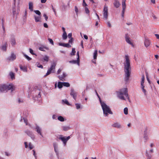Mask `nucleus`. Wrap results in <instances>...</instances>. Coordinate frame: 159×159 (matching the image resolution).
<instances>
[{"label": "nucleus", "instance_id": "nucleus-45", "mask_svg": "<svg viewBox=\"0 0 159 159\" xmlns=\"http://www.w3.org/2000/svg\"><path fill=\"white\" fill-rule=\"evenodd\" d=\"M85 12L86 13L88 14L89 13V11L88 8L87 7H85Z\"/></svg>", "mask_w": 159, "mask_h": 159}, {"label": "nucleus", "instance_id": "nucleus-43", "mask_svg": "<svg viewBox=\"0 0 159 159\" xmlns=\"http://www.w3.org/2000/svg\"><path fill=\"white\" fill-rule=\"evenodd\" d=\"M76 106V108L77 109H78L80 107V104L79 103H76L75 104Z\"/></svg>", "mask_w": 159, "mask_h": 159}, {"label": "nucleus", "instance_id": "nucleus-2", "mask_svg": "<svg viewBox=\"0 0 159 159\" xmlns=\"http://www.w3.org/2000/svg\"><path fill=\"white\" fill-rule=\"evenodd\" d=\"M118 97L120 99L123 100H125L123 95L127 97L128 100H129V96L128 93L127 89L126 88H124L120 90L117 92Z\"/></svg>", "mask_w": 159, "mask_h": 159}, {"label": "nucleus", "instance_id": "nucleus-1", "mask_svg": "<svg viewBox=\"0 0 159 159\" xmlns=\"http://www.w3.org/2000/svg\"><path fill=\"white\" fill-rule=\"evenodd\" d=\"M125 59L124 65V72L125 73V80L127 82L129 80L131 73L130 63L128 55L125 56Z\"/></svg>", "mask_w": 159, "mask_h": 159}, {"label": "nucleus", "instance_id": "nucleus-49", "mask_svg": "<svg viewBox=\"0 0 159 159\" xmlns=\"http://www.w3.org/2000/svg\"><path fill=\"white\" fill-rule=\"evenodd\" d=\"M23 119L24 120V122L25 123L26 125H27L28 124V120H27V119H26L25 118H23Z\"/></svg>", "mask_w": 159, "mask_h": 159}, {"label": "nucleus", "instance_id": "nucleus-51", "mask_svg": "<svg viewBox=\"0 0 159 159\" xmlns=\"http://www.w3.org/2000/svg\"><path fill=\"white\" fill-rule=\"evenodd\" d=\"M43 16L45 17V19L46 21H47L48 19V16L46 15V14H43Z\"/></svg>", "mask_w": 159, "mask_h": 159}, {"label": "nucleus", "instance_id": "nucleus-41", "mask_svg": "<svg viewBox=\"0 0 159 159\" xmlns=\"http://www.w3.org/2000/svg\"><path fill=\"white\" fill-rule=\"evenodd\" d=\"M11 44L12 45H13L16 44V41L14 39H12L11 40Z\"/></svg>", "mask_w": 159, "mask_h": 159}, {"label": "nucleus", "instance_id": "nucleus-8", "mask_svg": "<svg viewBox=\"0 0 159 159\" xmlns=\"http://www.w3.org/2000/svg\"><path fill=\"white\" fill-rule=\"evenodd\" d=\"M70 95L72 96L73 98L75 100H76L77 94L76 93L74 89H71Z\"/></svg>", "mask_w": 159, "mask_h": 159}, {"label": "nucleus", "instance_id": "nucleus-63", "mask_svg": "<svg viewBox=\"0 0 159 159\" xmlns=\"http://www.w3.org/2000/svg\"><path fill=\"white\" fill-rule=\"evenodd\" d=\"M155 36H156V37L157 39H159V35L158 34H155Z\"/></svg>", "mask_w": 159, "mask_h": 159}, {"label": "nucleus", "instance_id": "nucleus-6", "mask_svg": "<svg viewBox=\"0 0 159 159\" xmlns=\"http://www.w3.org/2000/svg\"><path fill=\"white\" fill-rule=\"evenodd\" d=\"M108 7L106 6H104L103 9V17L105 20H107L108 18Z\"/></svg>", "mask_w": 159, "mask_h": 159}, {"label": "nucleus", "instance_id": "nucleus-11", "mask_svg": "<svg viewBox=\"0 0 159 159\" xmlns=\"http://www.w3.org/2000/svg\"><path fill=\"white\" fill-rule=\"evenodd\" d=\"M34 17L36 22H41V16L34 15Z\"/></svg>", "mask_w": 159, "mask_h": 159}, {"label": "nucleus", "instance_id": "nucleus-35", "mask_svg": "<svg viewBox=\"0 0 159 159\" xmlns=\"http://www.w3.org/2000/svg\"><path fill=\"white\" fill-rule=\"evenodd\" d=\"M76 52L75 51V48H72V52L70 53V55L71 56L74 55H75V53Z\"/></svg>", "mask_w": 159, "mask_h": 159}, {"label": "nucleus", "instance_id": "nucleus-54", "mask_svg": "<svg viewBox=\"0 0 159 159\" xmlns=\"http://www.w3.org/2000/svg\"><path fill=\"white\" fill-rule=\"evenodd\" d=\"M77 59H78V60H80V56H79V52H78L77 53Z\"/></svg>", "mask_w": 159, "mask_h": 159}, {"label": "nucleus", "instance_id": "nucleus-46", "mask_svg": "<svg viewBox=\"0 0 159 159\" xmlns=\"http://www.w3.org/2000/svg\"><path fill=\"white\" fill-rule=\"evenodd\" d=\"M46 48H45L39 47V49L41 51H45V49H46Z\"/></svg>", "mask_w": 159, "mask_h": 159}, {"label": "nucleus", "instance_id": "nucleus-19", "mask_svg": "<svg viewBox=\"0 0 159 159\" xmlns=\"http://www.w3.org/2000/svg\"><path fill=\"white\" fill-rule=\"evenodd\" d=\"M29 9L31 11H33V4L32 2H30L29 3Z\"/></svg>", "mask_w": 159, "mask_h": 159}, {"label": "nucleus", "instance_id": "nucleus-61", "mask_svg": "<svg viewBox=\"0 0 159 159\" xmlns=\"http://www.w3.org/2000/svg\"><path fill=\"white\" fill-rule=\"evenodd\" d=\"M84 38L86 39H88V36L86 35H84Z\"/></svg>", "mask_w": 159, "mask_h": 159}, {"label": "nucleus", "instance_id": "nucleus-38", "mask_svg": "<svg viewBox=\"0 0 159 159\" xmlns=\"http://www.w3.org/2000/svg\"><path fill=\"white\" fill-rule=\"evenodd\" d=\"M124 113L125 115H127L128 114V109L127 107H125L124 110Z\"/></svg>", "mask_w": 159, "mask_h": 159}, {"label": "nucleus", "instance_id": "nucleus-22", "mask_svg": "<svg viewBox=\"0 0 159 159\" xmlns=\"http://www.w3.org/2000/svg\"><path fill=\"white\" fill-rule=\"evenodd\" d=\"M146 156L147 157V159H151L152 158V156L150 154H149L147 150L146 152Z\"/></svg>", "mask_w": 159, "mask_h": 159}, {"label": "nucleus", "instance_id": "nucleus-57", "mask_svg": "<svg viewBox=\"0 0 159 159\" xmlns=\"http://www.w3.org/2000/svg\"><path fill=\"white\" fill-rule=\"evenodd\" d=\"M2 28L3 29V31H4V33H5V28L4 26L3 23L2 22Z\"/></svg>", "mask_w": 159, "mask_h": 159}, {"label": "nucleus", "instance_id": "nucleus-4", "mask_svg": "<svg viewBox=\"0 0 159 159\" xmlns=\"http://www.w3.org/2000/svg\"><path fill=\"white\" fill-rule=\"evenodd\" d=\"M15 87L12 84L7 85L6 84L0 85V91L3 92L11 90L12 92L15 89Z\"/></svg>", "mask_w": 159, "mask_h": 159}, {"label": "nucleus", "instance_id": "nucleus-50", "mask_svg": "<svg viewBox=\"0 0 159 159\" xmlns=\"http://www.w3.org/2000/svg\"><path fill=\"white\" fill-rule=\"evenodd\" d=\"M29 50H30V52L32 55H35V54H34V52H33V50L31 49V48H30L29 49Z\"/></svg>", "mask_w": 159, "mask_h": 159}, {"label": "nucleus", "instance_id": "nucleus-9", "mask_svg": "<svg viewBox=\"0 0 159 159\" xmlns=\"http://www.w3.org/2000/svg\"><path fill=\"white\" fill-rule=\"evenodd\" d=\"M66 75L65 73L64 72L62 75H59L58 76V78L61 80L62 81H65V78L66 77Z\"/></svg>", "mask_w": 159, "mask_h": 159}, {"label": "nucleus", "instance_id": "nucleus-26", "mask_svg": "<svg viewBox=\"0 0 159 159\" xmlns=\"http://www.w3.org/2000/svg\"><path fill=\"white\" fill-rule=\"evenodd\" d=\"M144 80H145V77L144 75H142V80L141 81V86H143L144 85Z\"/></svg>", "mask_w": 159, "mask_h": 159}, {"label": "nucleus", "instance_id": "nucleus-25", "mask_svg": "<svg viewBox=\"0 0 159 159\" xmlns=\"http://www.w3.org/2000/svg\"><path fill=\"white\" fill-rule=\"evenodd\" d=\"M63 86L62 82H58V83L57 87L59 89L61 88Z\"/></svg>", "mask_w": 159, "mask_h": 159}, {"label": "nucleus", "instance_id": "nucleus-34", "mask_svg": "<svg viewBox=\"0 0 159 159\" xmlns=\"http://www.w3.org/2000/svg\"><path fill=\"white\" fill-rule=\"evenodd\" d=\"M141 88L142 89V91L144 93L145 95H146V90L144 89V86H141Z\"/></svg>", "mask_w": 159, "mask_h": 159}, {"label": "nucleus", "instance_id": "nucleus-32", "mask_svg": "<svg viewBox=\"0 0 159 159\" xmlns=\"http://www.w3.org/2000/svg\"><path fill=\"white\" fill-rule=\"evenodd\" d=\"M9 75L12 79H15L14 74L12 72H11L9 73Z\"/></svg>", "mask_w": 159, "mask_h": 159}, {"label": "nucleus", "instance_id": "nucleus-12", "mask_svg": "<svg viewBox=\"0 0 159 159\" xmlns=\"http://www.w3.org/2000/svg\"><path fill=\"white\" fill-rule=\"evenodd\" d=\"M114 6L116 7H119L120 5L119 2L118 0H115L114 3Z\"/></svg>", "mask_w": 159, "mask_h": 159}, {"label": "nucleus", "instance_id": "nucleus-15", "mask_svg": "<svg viewBox=\"0 0 159 159\" xmlns=\"http://www.w3.org/2000/svg\"><path fill=\"white\" fill-rule=\"evenodd\" d=\"M69 63H70L75 64H77L78 65H80V60L78 61V59L76 60H73L69 61Z\"/></svg>", "mask_w": 159, "mask_h": 159}, {"label": "nucleus", "instance_id": "nucleus-36", "mask_svg": "<svg viewBox=\"0 0 159 159\" xmlns=\"http://www.w3.org/2000/svg\"><path fill=\"white\" fill-rule=\"evenodd\" d=\"M34 12L38 16H41V13L39 10H34Z\"/></svg>", "mask_w": 159, "mask_h": 159}, {"label": "nucleus", "instance_id": "nucleus-42", "mask_svg": "<svg viewBox=\"0 0 159 159\" xmlns=\"http://www.w3.org/2000/svg\"><path fill=\"white\" fill-rule=\"evenodd\" d=\"M75 10L76 12V15H78L79 12V10L77 6H75Z\"/></svg>", "mask_w": 159, "mask_h": 159}, {"label": "nucleus", "instance_id": "nucleus-39", "mask_svg": "<svg viewBox=\"0 0 159 159\" xmlns=\"http://www.w3.org/2000/svg\"><path fill=\"white\" fill-rule=\"evenodd\" d=\"M43 60L48 62V61L49 57L47 56H45L43 57Z\"/></svg>", "mask_w": 159, "mask_h": 159}, {"label": "nucleus", "instance_id": "nucleus-21", "mask_svg": "<svg viewBox=\"0 0 159 159\" xmlns=\"http://www.w3.org/2000/svg\"><path fill=\"white\" fill-rule=\"evenodd\" d=\"M20 69L24 71H27V68L25 66H22L21 65H20Z\"/></svg>", "mask_w": 159, "mask_h": 159}, {"label": "nucleus", "instance_id": "nucleus-14", "mask_svg": "<svg viewBox=\"0 0 159 159\" xmlns=\"http://www.w3.org/2000/svg\"><path fill=\"white\" fill-rule=\"evenodd\" d=\"M7 43H5L4 44L2 45L1 47L2 50L3 51H6L7 50Z\"/></svg>", "mask_w": 159, "mask_h": 159}, {"label": "nucleus", "instance_id": "nucleus-31", "mask_svg": "<svg viewBox=\"0 0 159 159\" xmlns=\"http://www.w3.org/2000/svg\"><path fill=\"white\" fill-rule=\"evenodd\" d=\"M26 133L30 136L31 137L32 135V132L28 130H27L25 131Z\"/></svg>", "mask_w": 159, "mask_h": 159}, {"label": "nucleus", "instance_id": "nucleus-30", "mask_svg": "<svg viewBox=\"0 0 159 159\" xmlns=\"http://www.w3.org/2000/svg\"><path fill=\"white\" fill-rule=\"evenodd\" d=\"M98 51L97 50H95L93 53V58L94 59H96L97 56Z\"/></svg>", "mask_w": 159, "mask_h": 159}, {"label": "nucleus", "instance_id": "nucleus-27", "mask_svg": "<svg viewBox=\"0 0 159 159\" xmlns=\"http://www.w3.org/2000/svg\"><path fill=\"white\" fill-rule=\"evenodd\" d=\"M67 38V35L66 32H63L62 35V38L63 39L65 40Z\"/></svg>", "mask_w": 159, "mask_h": 159}, {"label": "nucleus", "instance_id": "nucleus-53", "mask_svg": "<svg viewBox=\"0 0 159 159\" xmlns=\"http://www.w3.org/2000/svg\"><path fill=\"white\" fill-rule=\"evenodd\" d=\"M107 25L109 27L111 28V25L109 21H108L107 22Z\"/></svg>", "mask_w": 159, "mask_h": 159}, {"label": "nucleus", "instance_id": "nucleus-47", "mask_svg": "<svg viewBox=\"0 0 159 159\" xmlns=\"http://www.w3.org/2000/svg\"><path fill=\"white\" fill-rule=\"evenodd\" d=\"M48 40H49V42L51 44H52L53 45V44H54L52 40V39H50V38H49L48 39Z\"/></svg>", "mask_w": 159, "mask_h": 159}, {"label": "nucleus", "instance_id": "nucleus-28", "mask_svg": "<svg viewBox=\"0 0 159 159\" xmlns=\"http://www.w3.org/2000/svg\"><path fill=\"white\" fill-rule=\"evenodd\" d=\"M63 86L69 87L70 86V84L68 82H62Z\"/></svg>", "mask_w": 159, "mask_h": 159}, {"label": "nucleus", "instance_id": "nucleus-20", "mask_svg": "<svg viewBox=\"0 0 159 159\" xmlns=\"http://www.w3.org/2000/svg\"><path fill=\"white\" fill-rule=\"evenodd\" d=\"M126 41L130 44H132V43L129 39V38L127 34H126L125 36Z\"/></svg>", "mask_w": 159, "mask_h": 159}, {"label": "nucleus", "instance_id": "nucleus-59", "mask_svg": "<svg viewBox=\"0 0 159 159\" xmlns=\"http://www.w3.org/2000/svg\"><path fill=\"white\" fill-rule=\"evenodd\" d=\"M61 70L60 69H59L57 71V74H60V73L61 72Z\"/></svg>", "mask_w": 159, "mask_h": 159}, {"label": "nucleus", "instance_id": "nucleus-7", "mask_svg": "<svg viewBox=\"0 0 159 159\" xmlns=\"http://www.w3.org/2000/svg\"><path fill=\"white\" fill-rule=\"evenodd\" d=\"M70 139V136H69L66 137V138L65 137H63L62 135H60L59 138V139L62 141L63 143L65 145L67 141Z\"/></svg>", "mask_w": 159, "mask_h": 159}, {"label": "nucleus", "instance_id": "nucleus-5", "mask_svg": "<svg viewBox=\"0 0 159 159\" xmlns=\"http://www.w3.org/2000/svg\"><path fill=\"white\" fill-rule=\"evenodd\" d=\"M56 66V63L53 62L52 64L48 70L46 75H44V76L48 75L51 74V72L54 73V70Z\"/></svg>", "mask_w": 159, "mask_h": 159}, {"label": "nucleus", "instance_id": "nucleus-33", "mask_svg": "<svg viewBox=\"0 0 159 159\" xmlns=\"http://www.w3.org/2000/svg\"><path fill=\"white\" fill-rule=\"evenodd\" d=\"M58 119L61 121H64V118L62 116H59L58 117Z\"/></svg>", "mask_w": 159, "mask_h": 159}, {"label": "nucleus", "instance_id": "nucleus-24", "mask_svg": "<svg viewBox=\"0 0 159 159\" xmlns=\"http://www.w3.org/2000/svg\"><path fill=\"white\" fill-rule=\"evenodd\" d=\"M62 128L63 130L64 131H66L69 130L70 129V128L69 126H62Z\"/></svg>", "mask_w": 159, "mask_h": 159}, {"label": "nucleus", "instance_id": "nucleus-64", "mask_svg": "<svg viewBox=\"0 0 159 159\" xmlns=\"http://www.w3.org/2000/svg\"><path fill=\"white\" fill-rule=\"evenodd\" d=\"M56 117H57V116L55 115H54L52 116V118L53 119H55L56 118Z\"/></svg>", "mask_w": 159, "mask_h": 159}, {"label": "nucleus", "instance_id": "nucleus-48", "mask_svg": "<svg viewBox=\"0 0 159 159\" xmlns=\"http://www.w3.org/2000/svg\"><path fill=\"white\" fill-rule=\"evenodd\" d=\"M53 146L54 148H57V143H53Z\"/></svg>", "mask_w": 159, "mask_h": 159}, {"label": "nucleus", "instance_id": "nucleus-29", "mask_svg": "<svg viewBox=\"0 0 159 159\" xmlns=\"http://www.w3.org/2000/svg\"><path fill=\"white\" fill-rule=\"evenodd\" d=\"M144 139L145 140V142L148 139V136L147 135L146 131H144Z\"/></svg>", "mask_w": 159, "mask_h": 159}, {"label": "nucleus", "instance_id": "nucleus-23", "mask_svg": "<svg viewBox=\"0 0 159 159\" xmlns=\"http://www.w3.org/2000/svg\"><path fill=\"white\" fill-rule=\"evenodd\" d=\"M112 126L117 128H120L121 127L120 125L118 123H115L112 125Z\"/></svg>", "mask_w": 159, "mask_h": 159}, {"label": "nucleus", "instance_id": "nucleus-3", "mask_svg": "<svg viewBox=\"0 0 159 159\" xmlns=\"http://www.w3.org/2000/svg\"><path fill=\"white\" fill-rule=\"evenodd\" d=\"M100 103L103 111V114L105 116H107L108 114H112L113 112L111 111L109 107L104 102L100 101Z\"/></svg>", "mask_w": 159, "mask_h": 159}, {"label": "nucleus", "instance_id": "nucleus-52", "mask_svg": "<svg viewBox=\"0 0 159 159\" xmlns=\"http://www.w3.org/2000/svg\"><path fill=\"white\" fill-rule=\"evenodd\" d=\"M83 5L84 7L87 6V4L85 3L84 0H83Z\"/></svg>", "mask_w": 159, "mask_h": 159}, {"label": "nucleus", "instance_id": "nucleus-55", "mask_svg": "<svg viewBox=\"0 0 159 159\" xmlns=\"http://www.w3.org/2000/svg\"><path fill=\"white\" fill-rule=\"evenodd\" d=\"M43 26L44 27L46 28H48V26L47 24L46 23H44L43 24Z\"/></svg>", "mask_w": 159, "mask_h": 159}, {"label": "nucleus", "instance_id": "nucleus-18", "mask_svg": "<svg viewBox=\"0 0 159 159\" xmlns=\"http://www.w3.org/2000/svg\"><path fill=\"white\" fill-rule=\"evenodd\" d=\"M125 1L126 0H122V10H123V11L125 10L126 7Z\"/></svg>", "mask_w": 159, "mask_h": 159}, {"label": "nucleus", "instance_id": "nucleus-62", "mask_svg": "<svg viewBox=\"0 0 159 159\" xmlns=\"http://www.w3.org/2000/svg\"><path fill=\"white\" fill-rule=\"evenodd\" d=\"M41 97V95H40V93L39 92L38 94V95L37 96V98H40Z\"/></svg>", "mask_w": 159, "mask_h": 159}, {"label": "nucleus", "instance_id": "nucleus-17", "mask_svg": "<svg viewBox=\"0 0 159 159\" xmlns=\"http://www.w3.org/2000/svg\"><path fill=\"white\" fill-rule=\"evenodd\" d=\"M35 129L37 132L42 136L41 132V128L38 126H37L35 128Z\"/></svg>", "mask_w": 159, "mask_h": 159}, {"label": "nucleus", "instance_id": "nucleus-10", "mask_svg": "<svg viewBox=\"0 0 159 159\" xmlns=\"http://www.w3.org/2000/svg\"><path fill=\"white\" fill-rule=\"evenodd\" d=\"M144 43L145 46L146 47L149 46L150 44V40L147 39H145L144 41Z\"/></svg>", "mask_w": 159, "mask_h": 159}, {"label": "nucleus", "instance_id": "nucleus-44", "mask_svg": "<svg viewBox=\"0 0 159 159\" xmlns=\"http://www.w3.org/2000/svg\"><path fill=\"white\" fill-rule=\"evenodd\" d=\"M29 148L30 150L32 149L33 148V145L31 143H29Z\"/></svg>", "mask_w": 159, "mask_h": 159}, {"label": "nucleus", "instance_id": "nucleus-56", "mask_svg": "<svg viewBox=\"0 0 159 159\" xmlns=\"http://www.w3.org/2000/svg\"><path fill=\"white\" fill-rule=\"evenodd\" d=\"M68 37L69 38H72V34L71 33H69L68 35Z\"/></svg>", "mask_w": 159, "mask_h": 159}, {"label": "nucleus", "instance_id": "nucleus-16", "mask_svg": "<svg viewBox=\"0 0 159 159\" xmlns=\"http://www.w3.org/2000/svg\"><path fill=\"white\" fill-rule=\"evenodd\" d=\"M16 58V55L13 53H12L9 58H8L9 60H11L13 61L15 60Z\"/></svg>", "mask_w": 159, "mask_h": 159}, {"label": "nucleus", "instance_id": "nucleus-37", "mask_svg": "<svg viewBox=\"0 0 159 159\" xmlns=\"http://www.w3.org/2000/svg\"><path fill=\"white\" fill-rule=\"evenodd\" d=\"M62 102L68 105H70V104L69 103L68 101L66 99L63 100Z\"/></svg>", "mask_w": 159, "mask_h": 159}, {"label": "nucleus", "instance_id": "nucleus-58", "mask_svg": "<svg viewBox=\"0 0 159 159\" xmlns=\"http://www.w3.org/2000/svg\"><path fill=\"white\" fill-rule=\"evenodd\" d=\"M73 41V38H71L69 41V43H71Z\"/></svg>", "mask_w": 159, "mask_h": 159}, {"label": "nucleus", "instance_id": "nucleus-40", "mask_svg": "<svg viewBox=\"0 0 159 159\" xmlns=\"http://www.w3.org/2000/svg\"><path fill=\"white\" fill-rule=\"evenodd\" d=\"M23 55L29 61H30L31 60V58L29 57L27 55L23 54Z\"/></svg>", "mask_w": 159, "mask_h": 159}, {"label": "nucleus", "instance_id": "nucleus-13", "mask_svg": "<svg viewBox=\"0 0 159 159\" xmlns=\"http://www.w3.org/2000/svg\"><path fill=\"white\" fill-rule=\"evenodd\" d=\"M59 44L60 46H62L64 47H66L67 48H70L71 47V45H70L69 43H59Z\"/></svg>", "mask_w": 159, "mask_h": 159}, {"label": "nucleus", "instance_id": "nucleus-60", "mask_svg": "<svg viewBox=\"0 0 159 159\" xmlns=\"http://www.w3.org/2000/svg\"><path fill=\"white\" fill-rule=\"evenodd\" d=\"M37 67H39V68H43V66L42 65H37Z\"/></svg>", "mask_w": 159, "mask_h": 159}]
</instances>
